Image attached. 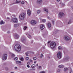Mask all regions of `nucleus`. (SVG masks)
<instances>
[{
    "label": "nucleus",
    "instance_id": "f257e3e1",
    "mask_svg": "<svg viewBox=\"0 0 73 73\" xmlns=\"http://www.w3.org/2000/svg\"><path fill=\"white\" fill-rule=\"evenodd\" d=\"M14 50H16L17 52H20L21 50V46L19 44H17L14 46V48H13Z\"/></svg>",
    "mask_w": 73,
    "mask_h": 73
},
{
    "label": "nucleus",
    "instance_id": "f03ea898",
    "mask_svg": "<svg viewBox=\"0 0 73 73\" xmlns=\"http://www.w3.org/2000/svg\"><path fill=\"white\" fill-rule=\"evenodd\" d=\"M26 14L25 13H21L19 16V18L21 20H23L25 18Z\"/></svg>",
    "mask_w": 73,
    "mask_h": 73
},
{
    "label": "nucleus",
    "instance_id": "7ed1b4c3",
    "mask_svg": "<svg viewBox=\"0 0 73 73\" xmlns=\"http://www.w3.org/2000/svg\"><path fill=\"white\" fill-rule=\"evenodd\" d=\"M63 38L64 40L65 41H68L72 39L68 35H64Z\"/></svg>",
    "mask_w": 73,
    "mask_h": 73
},
{
    "label": "nucleus",
    "instance_id": "20e7f679",
    "mask_svg": "<svg viewBox=\"0 0 73 73\" xmlns=\"http://www.w3.org/2000/svg\"><path fill=\"white\" fill-rule=\"evenodd\" d=\"M56 45V43L53 42H52L50 44V46L52 49L54 48Z\"/></svg>",
    "mask_w": 73,
    "mask_h": 73
},
{
    "label": "nucleus",
    "instance_id": "39448f33",
    "mask_svg": "<svg viewBox=\"0 0 73 73\" xmlns=\"http://www.w3.org/2000/svg\"><path fill=\"white\" fill-rule=\"evenodd\" d=\"M62 53L60 51H59L57 53V56L58 58H61L62 57Z\"/></svg>",
    "mask_w": 73,
    "mask_h": 73
},
{
    "label": "nucleus",
    "instance_id": "423d86ee",
    "mask_svg": "<svg viewBox=\"0 0 73 73\" xmlns=\"http://www.w3.org/2000/svg\"><path fill=\"white\" fill-rule=\"evenodd\" d=\"M11 21L14 23H16L17 22V19L16 18H13L11 19Z\"/></svg>",
    "mask_w": 73,
    "mask_h": 73
},
{
    "label": "nucleus",
    "instance_id": "0eeeda50",
    "mask_svg": "<svg viewBox=\"0 0 73 73\" xmlns=\"http://www.w3.org/2000/svg\"><path fill=\"white\" fill-rule=\"evenodd\" d=\"M7 54H3L2 56L3 60H6L7 58Z\"/></svg>",
    "mask_w": 73,
    "mask_h": 73
},
{
    "label": "nucleus",
    "instance_id": "6e6552de",
    "mask_svg": "<svg viewBox=\"0 0 73 73\" xmlns=\"http://www.w3.org/2000/svg\"><path fill=\"white\" fill-rule=\"evenodd\" d=\"M36 23H37V22L35 20H31L30 21V24L31 25H36Z\"/></svg>",
    "mask_w": 73,
    "mask_h": 73
},
{
    "label": "nucleus",
    "instance_id": "1a4fd4ad",
    "mask_svg": "<svg viewBox=\"0 0 73 73\" xmlns=\"http://www.w3.org/2000/svg\"><path fill=\"white\" fill-rule=\"evenodd\" d=\"M21 41L23 43H25L26 42L25 37V36H22L21 38Z\"/></svg>",
    "mask_w": 73,
    "mask_h": 73
},
{
    "label": "nucleus",
    "instance_id": "9d476101",
    "mask_svg": "<svg viewBox=\"0 0 73 73\" xmlns=\"http://www.w3.org/2000/svg\"><path fill=\"white\" fill-rule=\"evenodd\" d=\"M64 13L62 12H60L59 13L58 16L59 17H62L64 16Z\"/></svg>",
    "mask_w": 73,
    "mask_h": 73
},
{
    "label": "nucleus",
    "instance_id": "9b49d317",
    "mask_svg": "<svg viewBox=\"0 0 73 73\" xmlns=\"http://www.w3.org/2000/svg\"><path fill=\"white\" fill-rule=\"evenodd\" d=\"M47 26L48 28H50L51 27V23L50 22H48L47 24Z\"/></svg>",
    "mask_w": 73,
    "mask_h": 73
},
{
    "label": "nucleus",
    "instance_id": "f8f14e48",
    "mask_svg": "<svg viewBox=\"0 0 73 73\" xmlns=\"http://www.w3.org/2000/svg\"><path fill=\"white\" fill-rule=\"evenodd\" d=\"M44 28V25H40V28L41 30H43Z\"/></svg>",
    "mask_w": 73,
    "mask_h": 73
},
{
    "label": "nucleus",
    "instance_id": "ddd939ff",
    "mask_svg": "<svg viewBox=\"0 0 73 73\" xmlns=\"http://www.w3.org/2000/svg\"><path fill=\"white\" fill-rule=\"evenodd\" d=\"M42 0H37L36 1V3L37 4H41V3H42Z\"/></svg>",
    "mask_w": 73,
    "mask_h": 73
},
{
    "label": "nucleus",
    "instance_id": "4468645a",
    "mask_svg": "<svg viewBox=\"0 0 73 73\" xmlns=\"http://www.w3.org/2000/svg\"><path fill=\"white\" fill-rule=\"evenodd\" d=\"M27 13L29 16H30V15H31V11L30 10H28Z\"/></svg>",
    "mask_w": 73,
    "mask_h": 73
},
{
    "label": "nucleus",
    "instance_id": "2eb2a0df",
    "mask_svg": "<svg viewBox=\"0 0 73 73\" xmlns=\"http://www.w3.org/2000/svg\"><path fill=\"white\" fill-rule=\"evenodd\" d=\"M43 10L46 13H47V14H48V9L45 8H43Z\"/></svg>",
    "mask_w": 73,
    "mask_h": 73
},
{
    "label": "nucleus",
    "instance_id": "dca6fc26",
    "mask_svg": "<svg viewBox=\"0 0 73 73\" xmlns=\"http://www.w3.org/2000/svg\"><path fill=\"white\" fill-rule=\"evenodd\" d=\"M19 35L17 34H15V38H19Z\"/></svg>",
    "mask_w": 73,
    "mask_h": 73
},
{
    "label": "nucleus",
    "instance_id": "f3484780",
    "mask_svg": "<svg viewBox=\"0 0 73 73\" xmlns=\"http://www.w3.org/2000/svg\"><path fill=\"white\" fill-rule=\"evenodd\" d=\"M20 25V24H14V27L16 28V27H19Z\"/></svg>",
    "mask_w": 73,
    "mask_h": 73
},
{
    "label": "nucleus",
    "instance_id": "a211bd4d",
    "mask_svg": "<svg viewBox=\"0 0 73 73\" xmlns=\"http://www.w3.org/2000/svg\"><path fill=\"white\" fill-rule=\"evenodd\" d=\"M26 35L29 38H32V36H31V35L29 34H27Z\"/></svg>",
    "mask_w": 73,
    "mask_h": 73
},
{
    "label": "nucleus",
    "instance_id": "6ab92c4d",
    "mask_svg": "<svg viewBox=\"0 0 73 73\" xmlns=\"http://www.w3.org/2000/svg\"><path fill=\"white\" fill-rule=\"evenodd\" d=\"M69 58L66 57L64 59V60L66 61H69Z\"/></svg>",
    "mask_w": 73,
    "mask_h": 73
},
{
    "label": "nucleus",
    "instance_id": "aec40b11",
    "mask_svg": "<svg viewBox=\"0 0 73 73\" xmlns=\"http://www.w3.org/2000/svg\"><path fill=\"white\" fill-rule=\"evenodd\" d=\"M21 3V1H19V0H16V2L15 4H19V3Z\"/></svg>",
    "mask_w": 73,
    "mask_h": 73
},
{
    "label": "nucleus",
    "instance_id": "412c9836",
    "mask_svg": "<svg viewBox=\"0 0 73 73\" xmlns=\"http://www.w3.org/2000/svg\"><path fill=\"white\" fill-rule=\"evenodd\" d=\"M58 67H59V68H62L64 67V66L63 65H60Z\"/></svg>",
    "mask_w": 73,
    "mask_h": 73
},
{
    "label": "nucleus",
    "instance_id": "4be33fe9",
    "mask_svg": "<svg viewBox=\"0 0 73 73\" xmlns=\"http://www.w3.org/2000/svg\"><path fill=\"white\" fill-rule=\"evenodd\" d=\"M4 24H5V22L3 21H1L0 23V24H1V25Z\"/></svg>",
    "mask_w": 73,
    "mask_h": 73
},
{
    "label": "nucleus",
    "instance_id": "5701e85b",
    "mask_svg": "<svg viewBox=\"0 0 73 73\" xmlns=\"http://www.w3.org/2000/svg\"><path fill=\"white\" fill-rule=\"evenodd\" d=\"M58 49L59 50H62V49H63V48L60 46H59L58 47Z\"/></svg>",
    "mask_w": 73,
    "mask_h": 73
},
{
    "label": "nucleus",
    "instance_id": "b1692460",
    "mask_svg": "<svg viewBox=\"0 0 73 73\" xmlns=\"http://www.w3.org/2000/svg\"><path fill=\"white\" fill-rule=\"evenodd\" d=\"M16 63L17 64H21V62L19 61H17L16 62Z\"/></svg>",
    "mask_w": 73,
    "mask_h": 73
},
{
    "label": "nucleus",
    "instance_id": "393cba45",
    "mask_svg": "<svg viewBox=\"0 0 73 73\" xmlns=\"http://www.w3.org/2000/svg\"><path fill=\"white\" fill-rule=\"evenodd\" d=\"M27 52L28 53H33V54H34V52H33L31 51H28Z\"/></svg>",
    "mask_w": 73,
    "mask_h": 73
},
{
    "label": "nucleus",
    "instance_id": "a878e982",
    "mask_svg": "<svg viewBox=\"0 0 73 73\" xmlns=\"http://www.w3.org/2000/svg\"><path fill=\"white\" fill-rule=\"evenodd\" d=\"M38 69H42V67L40 66H39L37 67Z\"/></svg>",
    "mask_w": 73,
    "mask_h": 73
},
{
    "label": "nucleus",
    "instance_id": "bb28decb",
    "mask_svg": "<svg viewBox=\"0 0 73 73\" xmlns=\"http://www.w3.org/2000/svg\"><path fill=\"white\" fill-rule=\"evenodd\" d=\"M42 20V22H43V23H45V22H46V20H45V19H42L41 20Z\"/></svg>",
    "mask_w": 73,
    "mask_h": 73
},
{
    "label": "nucleus",
    "instance_id": "cd10ccee",
    "mask_svg": "<svg viewBox=\"0 0 73 73\" xmlns=\"http://www.w3.org/2000/svg\"><path fill=\"white\" fill-rule=\"evenodd\" d=\"M40 12H41V10H38L37 11V13L38 14L40 13Z\"/></svg>",
    "mask_w": 73,
    "mask_h": 73
},
{
    "label": "nucleus",
    "instance_id": "c85d7f7f",
    "mask_svg": "<svg viewBox=\"0 0 73 73\" xmlns=\"http://www.w3.org/2000/svg\"><path fill=\"white\" fill-rule=\"evenodd\" d=\"M67 70H68V68H65L64 70V72H66Z\"/></svg>",
    "mask_w": 73,
    "mask_h": 73
},
{
    "label": "nucleus",
    "instance_id": "c756f323",
    "mask_svg": "<svg viewBox=\"0 0 73 73\" xmlns=\"http://www.w3.org/2000/svg\"><path fill=\"white\" fill-rule=\"evenodd\" d=\"M11 56L12 57H15V54H11Z\"/></svg>",
    "mask_w": 73,
    "mask_h": 73
},
{
    "label": "nucleus",
    "instance_id": "7c9ffc66",
    "mask_svg": "<svg viewBox=\"0 0 73 73\" xmlns=\"http://www.w3.org/2000/svg\"><path fill=\"white\" fill-rule=\"evenodd\" d=\"M37 59V58L36 57H33V60H36Z\"/></svg>",
    "mask_w": 73,
    "mask_h": 73
},
{
    "label": "nucleus",
    "instance_id": "2f4dec72",
    "mask_svg": "<svg viewBox=\"0 0 73 73\" xmlns=\"http://www.w3.org/2000/svg\"><path fill=\"white\" fill-rule=\"evenodd\" d=\"M31 67L32 68H35V67H36V66L35 64H33L31 66Z\"/></svg>",
    "mask_w": 73,
    "mask_h": 73
},
{
    "label": "nucleus",
    "instance_id": "473e14b6",
    "mask_svg": "<svg viewBox=\"0 0 73 73\" xmlns=\"http://www.w3.org/2000/svg\"><path fill=\"white\" fill-rule=\"evenodd\" d=\"M58 33V31H55L54 32V33L53 34L54 35L55 34H56Z\"/></svg>",
    "mask_w": 73,
    "mask_h": 73
},
{
    "label": "nucleus",
    "instance_id": "72a5a7b5",
    "mask_svg": "<svg viewBox=\"0 0 73 73\" xmlns=\"http://www.w3.org/2000/svg\"><path fill=\"white\" fill-rule=\"evenodd\" d=\"M20 60L22 61H24V58H20Z\"/></svg>",
    "mask_w": 73,
    "mask_h": 73
},
{
    "label": "nucleus",
    "instance_id": "f704fd0d",
    "mask_svg": "<svg viewBox=\"0 0 73 73\" xmlns=\"http://www.w3.org/2000/svg\"><path fill=\"white\" fill-rule=\"evenodd\" d=\"M61 69H58L57 70V71L58 72H61Z\"/></svg>",
    "mask_w": 73,
    "mask_h": 73
},
{
    "label": "nucleus",
    "instance_id": "c9c22d12",
    "mask_svg": "<svg viewBox=\"0 0 73 73\" xmlns=\"http://www.w3.org/2000/svg\"><path fill=\"white\" fill-rule=\"evenodd\" d=\"M27 27L25 26L24 27L23 29H24V30H26V29H27Z\"/></svg>",
    "mask_w": 73,
    "mask_h": 73
},
{
    "label": "nucleus",
    "instance_id": "e433bc0d",
    "mask_svg": "<svg viewBox=\"0 0 73 73\" xmlns=\"http://www.w3.org/2000/svg\"><path fill=\"white\" fill-rule=\"evenodd\" d=\"M21 4H25V2H24V1H23L21 2Z\"/></svg>",
    "mask_w": 73,
    "mask_h": 73
},
{
    "label": "nucleus",
    "instance_id": "4c0bfd02",
    "mask_svg": "<svg viewBox=\"0 0 73 73\" xmlns=\"http://www.w3.org/2000/svg\"><path fill=\"white\" fill-rule=\"evenodd\" d=\"M43 56V54H40V58H42Z\"/></svg>",
    "mask_w": 73,
    "mask_h": 73
},
{
    "label": "nucleus",
    "instance_id": "58836bf2",
    "mask_svg": "<svg viewBox=\"0 0 73 73\" xmlns=\"http://www.w3.org/2000/svg\"><path fill=\"white\" fill-rule=\"evenodd\" d=\"M25 54L26 56H28L29 55L28 54H29L27 52H26Z\"/></svg>",
    "mask_w": 73,
    "mask_h": 73
},
{
    "label": "nucleus",
    "instance_id": "ea45409f",
    "mask_svg": "<svg viewBox=\"0 0 73 73\" xmlns=\"http://www.w3.org/2000/svg\"><path fill=\"white\" fill-rule=\"evenodd\" d=\"M71 24V21H69L68 23V24Z\"/></svg>",
    "mask_w": 73,
    "mask_h": 73
},
{
    "label": "nucleus",
    "instance_id": "a19ab883",
    "mask_svg": "<svg viewBox=\"0 0 73 73\" xmlns=\"http://www.w3.org/2000/svg\"><path fill=\"white\" fill-rule=\"evenodd\" d=\"M25 59L26 60H28L29 59V57H26L25 58Z\"/></svg>",
    "mask_w": 73,
    "mask_h": 73
},
{
    "label": "nucleus",
    "instance_id": "79ce46f5",
    "mask_svg": "<svg viewBox=\"0 0 73 73\" xmlns=\"http://www.w3.org/2000/svg\"><path fill=\"white\" fill-rule=\"evenodd\" d=\"M52 22L53 25H54V21H52Z\"/></svg>",
    "mask_w": 73,
    "mask_h": 73
},
{
    "label": "nucleus",
    "instance_id": "37998d69",
    "mask_svg": "<svg viewBox=\"0 0 73 73\" xmlns=\"http://www.w3.org/2000/svg\"><path fill=\"white\" fill-rule=\"evenodd\" d=\"M29 61L30 62H33V60L31 59H30L29 60Z\"/></svg>",
    "mask_w": 73,
    "mask_h": 73
},
{
    "label": "nucleus",
    "instance_id": "c03bdc74",
    "mask_svg": "<svg viewBox=\"0 0 73 73\" xmlns=\"http://www.w3.org/2000/svg\"><path fill=\"white\" fill-rule=\"evenodd\" d=\"M27 64H28V65H30V62H27Z\"/></svg>",
    "mask_w": 73,
    "mask_h": 73
},
{
    "label": "nucleus",
    "instance_id": "a18cd8bd",
    "mask_svg": "<svg viewBox=\"0 0 73 73\" xmlns=\"http://www.w3.org/2000/svg\"><path fill=\"white\" fill-rule=\"evenodd\" d=\"M62 7H64V6H65V4H64V3H62Z\"/></svg>",
    "mask_w": 73,
    "mask_h": 73
},
{
    "label": "nucleus",
    "instance_id": "49530a36",
    "mask_svg": "<svg viewBox=\"0 0 73 73\" xmlns=\"http://www.w3.org/2000/svg\"><path fill=\"white\" fill-rule=\"evenodd\" d=\"M40 73H45V71H42L40 72Z\"/></svg>",
    "mask_w": 73,
    "mask_h": 73
},
{
    "label": "nucleus",
    "instance_id": "de8ad7c7",
    "mask_svg": "<svg viewBox=\"0 0 73 73\" xmlns=\"http://www.w3.org/2000/svg\"><path fill=\"white\" fill-rule=\"evenodd\" d=\"M14 60H17V57L15 58H14Z\"/></svg>",
    "mask_w": 73,
    "mask_h": 73
},
{
    "label": "nucleus",
    "instance_id": "09e8293b",
    "mask_svg": "<svg viewBox=\"0 0 73 73\" xmlns=\"http://www.w3.org/2000/svg\"><path fill=\"white\" fill-rule=\"evenodd\" d=\"M7 32L8 34H9V33H10V31H7Z\"/></svg>",
    "mask_w": 73,
    "mask_h": 73
},
{
    "label": "nucleus",
    "instance_id": "8fccbe9b",
    "mask_svg": "<svg viewBox=\"0 0 73 73\" xmlns=\"http://www.w3.org/2000/svg\"><path fill=\"white\" fill-rule=\"evenodd\" d=\"M27 68H30V66H29V65H27Z\"/></svg>",
    "mask_w": 73,
    "mask_h": 73
},
{
    "label": "nucleus",
    "instance_id": "3c124183",
    "mask_svg": "<svg viewBox=\"0 0 73 73\" xmlns=\"http://www.w3.org/2000/svg\"><path fill=\"white\" fill-rule=\"evenodd\" d=\"M56 1H58V2H59L60 1V0H56Z\"/></svg>",
    "mask_w": 73,
    "mask_h": 73
},
{
    "label": "nucleus",
    "instance_id": "603ef678",
    "mask_svg": "<svg viewBox=\"0 0 73 73\" xmlns=\"http://www.w3.org/2000/svg\"><path fill=\"white\" fill-rule=\"evenodd\" d=\"M47 18L48 19H50V17H47Z\"/></svg>",
    "mask_w": 73,
    "mask_h": 73
},
{
    "label": "nucleus",
    "instance_id": "864d4df0",
    "mask_svg": "<svg viewBox=\"0 0 73 73\" xmlns=\"http://www.w3.org/2000/svg\"><path fill=\"white\" fill-rule=\"evenodd\" d=\"M50 41H49L48 42V44H49V43H50Z\"/></svg>",
    "mask_w": 73,
    "mask_h": 73
},
{
    "label": "nucleus",
    "instance_id": "5fc2aeb1",
    "mask_svg": "<svg viewBox=\"0 0 73 73\" xmlns=\"http://www.w3.org/2000/svg\"><path fill=\"white\" fill-rule=\"evenodd\" d=\"M43 49H45V46H44L43 47Z\"/></svg>",
    "mask_w": 73,
    "mask_h": 73
},
{
    "label": "nucleus",
    "instance_id": "6e6d98bb",
    "mask_svg": "<svg viewBox=\"0 0 73 73\" xmlns=\"http://www.w3.org/2000/svg\"><path fill=\"white\" fill-rule=\"evenodd\" d=\"M9 17H7V19H9Z\"/></svg>",
    "mask_w": 73,
    "mask_h": 73
},
{
    "label": "nucleus",
    "instance_id": "4d7b16f0",
    "mask_svg": "<svg viewBox=\"0 0 73 73\" xmlns=\"http://www.w3.org/2000/svg\"><path fill=\"white\" fill-rule=\"evenodd\" d=\"M36 66H38V64H36Z\"/></svg>",
    "mask_w": 73,
    "mask_h": 73
},
{
    "label": "nucleus",
    "instance_id": "13d9d810",
    "mask_svg": "<svg viewBox=\"0 0 73 73\" xmlns=\"http://www.w3.org/2000/svg\"><path fill=\"white\" fill-rule=\"evenodd\" d=\"M15 69H17V67H15Z\"/></svg>",
    "mask_w": 73,
    "mask_h": 73
},
{
    "label": "nucleus",
    "instance_id": "bf43d9fd",
    "mask_svg": "<svg viewBox=\"0 0 73 73\" xmlns=\"http://www.w3.org/2000/svg\"><path fill=\"white\" fill-rule=\"evenodd\" d=\"M34 64H36V61L34 62Z\"/></svg>",
    "mask_w": 73,
    "mask_h": 73
},
{
    "label": "nucleus",
    "instance_id": "052dcab7",
    "mask_svg": "<svg viewBox=\"0 0 73 73\" xmlns=\"http://www.w3.org/2000/svg\"><path fill=\"white\" fill-rule=\"evenodd\" d=\"M71 8H72V9H73V6H72L71 7Z\"/></svg>",
    "mask_w": 73,
    "mask_h": 73
},
{
    "label": "nucleus",
    "instance_id": "680f3d73",
    "mask_svg": "<svg viewBox=\"0 0 73 73\" xmlns=\"http://www.w3.org/2000/svg\"><path fill=\"white\" fill-rule=\"evenodd\" d=\"M72 72V70H70V73H71V72Z\"/></svg>",
    "mask_w": 73,
    "mask_h": 73
},
{
    "label": "nucleus",
    "instance_id": "e2e57ef3",
    "mask_svg": "<svg viewBox=\"0 0 73 73\" xmlns=\"http://www.w3.org/2000/svg\"><path fill=\"white\" fill-rule=\"evenodd\" d=\"M50 58V57H48V58Z\"/></svg>",
    "mask_w": 73,
    "mask_h": 73
}]
</instances>
